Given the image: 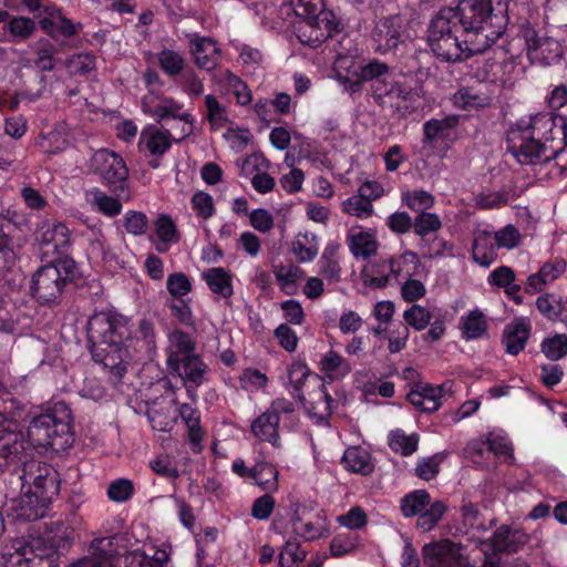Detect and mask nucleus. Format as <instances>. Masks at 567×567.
<instances>
[{
	"instance_id": "4c0bfd02",
	"label": "nucleus",
	"mask_w": 567,
	"mask_h": 567,
	"mask_svg": "<svg viewBox=\"0 0 567 567\" xmlns=\"http://www.w3.org/2000/svg\"><path fill=\"white\" fill-rule=\"evenodd\" d=\"M462 337L466 340H476L487 332V322L484 313L478 310H472L461 318Z\"/></svg>"
},
{
	"instance_id": "72a5a7b5",
	"label": "nucleus",
	"mask_w": 567,
	"mask_h": 567,
	"mask_svg": "<svg viewBox=\"0 0 567 567\" xmlns=\"http://www.w3.org/2000/svg\"><path fill=\"white\" fill-rule=\"evenodd\" d=\"M155 234L162 245L156 246L159 252H166L171 245L177 244L181 239L177 226L167 214H161L154 221Z\"/></svg>"
},
{
	"instance_id": "3c124183",
	"label": "nucleus",
	"mask_w": 567,
	"mask_h": 567,
	"mask_svg": "<svg viewBox=\"0 0 567 567\" xmlns=\"http://www.w3.org/2000/svg\"><path fill=\"white\" fill-rule=\"evenodd\" d=\"M536 308L549 321L558 320L565 310L561 298L547 292L536 299Z\"/></svg>"
},
{
	"instance_id": "680f3d73",
	"label": "nucleus",
	"mask_w": 567,
	"mask_h": 567,
	"mask_svg": "<svg viewBox=\"0 0 567 567\" xmlns=\"http://www.w3.org/2000/svg\"><path fill=\"white\" fill-rule=\"evenodd\" d=\"M192 208L196 216L202 219H209L216 213L213 196L206 192L197 190L190 198Z\"/></svg>"
},
{
	"instance_id": "09e8293b",
	"label": "nucleus",
	"mask_w": 567,
	"mask_h": 567,
	"mask_svg": "<svg viewBox=\"0 0 567 567\" xmlns=\"http://www.w3.org/2000/svg\"><path fill=\"white\" fill-rule=\"evenodd\" d=\"M92 205L109 218L118 216L123 209L122 202L117 197L110 196L99 188L92 192Z\"/></svg>"
},
{
	"instance_id": "aec40b11",
	"label": "nucleus",
	"mask_w": 567,
	"mask_h": 567,
	"mask_svg": "<svg viewBox=\"0 0 567 567\" xmlns=\"http://www.w3.org/2000/svg\"><path fill=\"white\" fill-rule=\"evenodd\" d=\"M87 555L74 563L75 567H116L118 554L109 538H95L91 542Z\"/></svg>"
},
{
	"instance_id": "e2e57ef3",
	"label": "nucleus",
	"mask_w": 567,
	"mask_h": 567,
	"mask_svg": "<svg viewBox=\"0 0 567 567\" xmlns=\"http://www.w3.org/2000/svg\"><path fill=\"white\" fill-rule=\"evenodd\" d=\"M403 318L408 327L422 331L431 323L432 316L424 307L413 305L403 312Z\"/></svg>"
},
{
	"instance_id": "f03ea898",
	"label": "nucleus",
	"mask_w": 567,
	"mask_h": 567,
	"mask_svg": "<svg viewBox=\"0 0 567 567\" xmlns=\"http://www.w3.org/2000/svg\"><path fill=\"white\" fill-rule=\"evenodd\" d=\"M548 114L520 117L506 132L508 151L522 165L547 162L567 146V123Z\"/></svg>"
},
{
	"instance_id": "5fc2aeb1",
	"label": "nucleus",
	"mask_w": 567,
	"mask_h": 567,
	"mask_svg": "<svg viewBox=\"0 0 567 567\" xmlns=\"http://www.w3.org/2000/svg\"><path fill=\"white\" fill-rule=\"evenodd\" d=\"M540 350L550 361H558L567 355V334L556 333L540 343Z\"/></svg>"
},
{
	"instance_id": "f704fd0d",
	"label": "nucleus",
	"mask_w": 567,
	"mask_h": 567,
	"mask_svg": "<svg viewBox=\"0 0 567 567\" xmlns=\"http://www.w3.org/2000/svg\"><path fill=\"white\" fill-rule=\"evenodd\" d=\"M169 342L172 350L167 355V365L173 364L174 359H185L186 357L196 354V341L189 333L183 330H173L169 334Z\"/></svg>"
},
{
	"instance_id": "b1692460",
	"label": "nucleus",
	"mask_w": 567,
	"mask_h": 567,
	"mask_svg": "<svg viewBox=\"0 0 567 567\" xmlns=\"http://www.w3.org/2000/svg\"><path fill=\"white\" fill-rule=\"evenodd\" d=\"M172 374H176L182 381L192 383H205L207 381L208 365L199 354L174 359L173 364L167 365Z\"/></svg>"
},
{
	"instance_id": "7c9ffc66",
	"label": "nucleus",
	"mask_w": 567,
	"mask_h": 567,
	"mask_svg": "<svg viewBox=\"0 0 567 567\" xmlns=\"http://www.w3.org/2000/svg\"><path fill=\"white\" fill-rule=\"evenodd\" d=\"M308 380H313L319 383L321 380L317 373L311 372L308 365L300 360H295L288 368V381L291 389L289 390L291 396L301 403L306 402L303 394V385Z\"/></svg>"
},
{
	"instance_id": "ea45409f",
	"label": "nucleus",
	"mask_w": 567,
	"mask_h": 567,
	"mask_svg": "<svg viewBox=\"0 0 567 567\" xmlns=\"http://www.w3.org/2000/svg\"><path fill=\"white\" fill-rule=\"evenodd\" d=\"M320 370L333 380L347 375L350 372V365L338 352L329 350L320 361Z\"/></svg>"
},
{
	"instance_id": "6e6552de",
	"label": "nucleus",
	"mask_w": 567,
	"mask_h": 567,
	"mask_svg": "<svg viewBox=\"0 0 567 567\" xmlns=\"http://www.w3.org/2000/svg\"><path fill=\"white\" fill-rule=\"evenodd\" d=\"M75 535V528L71 524L63 520L52 522L44 537L14 542V554H10V561L20 565L24 560L27 567H34L35 558L56 561L71 550Z\"/></svg>"
},
{
	"instance_id": "0eeeda50",
	"label": "nucleus",
	"mask_w": 567,
	"mask_h": 567,
	"mask_svg": "<svg viewBox=\"0 0 567 567\" xmlns=\"http://www.w3.org/2000/svg\"><path fill=\"white\" fill-rule=\"evenodd\" d=\"M27 435L34 447L52 450L55 453L66 452L75 441L70 406L59 401L32 416Z\"/></svg>"
},
{
	"instance_id": "bb28decb",
	"label": "nucleus",
	"mask_w": 567,
	"mask_h": 567,
	"mask_svg": "<svg viewBox=\"0 0 567 567\" xmlns=\"http://www.w3.org/2000/svg\"><path fill=\"white\" fill-rule=\"evenodd\" d=\"M279 424L280 419L266 410L251 422L250 431L259 441L268 442L275 449H279L281 447Z\"/></svg>"
},
{
	"instance_id": "58836bf2",
	"label": "nucleus",
	"mask_w": 567,
	"mask_h": 567,
	"mask_svg": "<svg viewBox=\"0 0 567 567\" xmlns=\"http://www.w3.org/2000/svg\"><path fill=\"white\" fill-rule=\"evenodd\" d=\"M431 495L426 489H414L400 501V511L405 518L419 516L430 505Z\"/></svg>"
},
{
	"instance_id": "c85d7f7f",
	"label": "nucleus",
	"mask_w": 567,
	"mask_h": 567,
	"mask_svg": "<svg viewBox=\"0 0 567 567\" xmlns=\"http://www.w3.org/2000/svg\"><path fill=\"white\" fill-rule=\"evenodd\" d=\"M460 117L457 115H446L443 118H430L423 124L424 146H431L439 140H447L451 137L453 130L458 125Z\"/></svg>"
},
{
	"instance_id": "de8ad7c7",
	"label": "nucleus",
	"mask_w": 567,
	"mask_h": 567,
	"mask_svg": "<svg viewBox=\"0 0 567 567\" xmlns=\"http://www.w3.org/2000/svg\"><path fill=\"white\" fill-rule=\"evenodd\" d=\"M343 462L346 468L353 473L369 475L373 471L369 454L360 449L347 450L343 454Z\"/></svg>"
},
{
	"instance_id": "864d4df0",
	"label": "nucleus",
	"mask_w": 567,
	"mask_h": 567,
	"mask_svg": "<svg viewBox=\"0 0 567 567\" xmlns=\"http://www.w3.org/2000/svg\"><path fill=\"white\" fill-rule=\"evenodd\" d=\"M158 65L166 75L175 78L183 74L185 59L174 50L163 49L158 53Z\"/></svg>"
},
{
	"instance_id": "c756f323",
	"label": "nucleus",
	"mask_w": 567,
	"mask_h": 567,
	"mask_svg": "<svg viewBox=\"0 0 567 567\" xmlns=\"http://www.w3.org/2000/svg\"><path fill=\"white\" fill-rule=\"evenodd\" d=\"M442 388L432 384L417 385L412 389L406 399L422 412L432 413L441 406Z\"/></svg>"
},
{
	"instance_id": "603ef678",
	"label": "nucleus",
	"mask_w": 567,
	"mask_h": 567,
	"mask_svg": "<svg viewBox=\"0 0 567 567\" xmlns=\"http://www.w3.org/2000/svg\"><path fill=\"white\" fill-rule=\"evenodd\" d=\"M442 228V220L435 213L421 212L413 219L412 229L420 239L429 237Z\"/></svg>"
},
{
	"instance_id": "a211bd4d",
	"label": "nucleus",
	"mask_w": 567,
	"mask_h": 567,
	"mask_svg": "<svg viewBox=\"0 0 567 567\" xmlns=\"http://www.w3.org/2000/svg\"><path fill=\"white\" fill-rule=\"evenodd\" d=\"M189 53L195 65L207 72L214 71L221 61V49L210 37L195 34L189 40Z\"/></svg>"
},
{
	"instance_id": "39448f33",
	"label": "nucleus",
	"mask_w": 567,
	"mask_h": 567,
	"mask_svg": "<svg viewBox=\"0 0 567 567\" xmlns=\"http://www.w3.org/2000/svg\"><path fill=\"white\" fill-rule=\"evenodd\" d=\"M293 12L302 21L296 29L299 42L312 49L323 44L338 56H346L350 49L347 32L341 21L331 10L326 9L324 0H291Z\"/></svg>"
},
{
	"instance_id": "9d476101",
	"label": "nucleus",
	"mask_w": 567,
	"mask_h": 567,
	"mask_svg": "<svg viewBox=\"0 0 567 567\" xmlns=\"http://www.w3.org/2000/svg\"><path fill=\"white\" fill-rule=\"evenodd\" d=\"M464 40L466 38L461 33V29L443 9L431 19L426 30V41L441 62H462L474 54L484 53V51L470 50V45Z\"/></svg>"
},
{
	"instance_id": "f8f14e48",
	"label": "nucleus",
	"mask_w": 567,
	"mask_h": 567,
	"mask_svg": "<svg viewBox=\"0 0 567 567\" xmlns=\"http://www.w3.org/2000/svg\"><path fill=\"white\" fill-rule=\"evenodd\" d=\"M91 167L112 193L121 194L127 189L128 168L120 154L107 148L99 150L91 158Z\"/></svg>"
},
{
	"instance_id": "5701e85b",
	"label": "nucleus",
	"mask_w": 567,
	"mask_h": 567,
	"mask_svg": "<svg viewBox=\"0 0 567 567\" xmlns=\"http://www.w3.org/2000/svg\"><path fill=\"white\" fill-rule=\"evenodd\" d=\"M528 535L522 528L501 525L491 537V546L496 553L513 554L519 551L528 542Z\"/></svg>"
},
{
	"instance_id": "6ab92c4d",
	"label": "nucleus",
	"mask_w": 567,
	"mask_h": 567,
	"mask_svg": "<svg viewBox=\"0 0 567 567\" xmlns=\"http://www.w3.org/2000/svg\"><path fill=\"white\" fill-rule=\"evenodd\" d=\"M184 138H175L169 130L157 128L150 125L142 130L138 148L146 151L151 156L163 157L173 146V143H179Z\"/></svg>"
},
{
	"instance_id": "79ce46f5",
	"label": "nucleus",
	"mask_w": 567,
	"mask_h": 567,
	"mask_svg": "<svg viewBox=\"0 0 567 567\" xmlns=\"http://www.w3.org/2000/svg\"><path fill=\"white\" fill-rule=\"evenodd\" d=\"M420 266V259L416 252L405 250L399 257H392L389 260L390 272L395 277L414 275Z\"/></svg>"
},
{
	"instance_id": "052dcab7",
	"label": "nucleus",
	"mask_w": 567,
	"mask_h": 567,
	"mask_svg": "<svg viewBox=\"0 0 567 567\" xmlns=\"http://www.w3.org/2000/svg\"><path fill=\"white\" fill-rule=\"evenodd\" d=\"M69 145L65 135L56 130H52L41 134L39 146L41 150L50 155H55L63 152Z\"/></svg>"
},
{
	"instance_id": "f257e3e1",
	"label": "nucleus",
	"mask_w": 567,
	"mask_h": 567,
	"mask_svg": "<svg viewBox=\"0 0 567 567\" xmlns=\"http://www.w3.org/2000/svg\"><path fill=\"white\" fill-rule=\"evenodd\" d=\"M87 341L95 363L109 372L112 383L120 384L133 361L131 348L142 341L146 349L155 346V330L151 320L143 318L134 328L131 319L113 312L93 315L87 323Z\"/></svg>"
},
{
	"instance_id": "37998d69",
	"label": "nucleus",
	"mask_w": 567,
	"mask_h": 567,
	"mask_svg": "<svg viewBox=\"0 0 567 567\" xmlns=\"http://www.w3.org/2000/svg\"><path fill=\"white\" fill-rule=\"evenodd\" d=\"M446 511L447 505L443 501H430V505L417 516L416 527L423 532L434 529Z\"/></svg>"
},
{
	"instance_id": "f3484780",
	"label": "nucleus",
	"mask_w": 567,
	"mask_h": 567,
	"mask_svg": "<svg viewBox=\"0 0 567 567\" xmlns=\"http://www.w3.org/2000/svg\"><path fill=\"white\" fill-rule=\"evenodd\" d=\"M38 24L49 40H52L60 48L69 45L83 30L81 22L73 21L65 14L54 20L39 19Z\"/></svg>"
},
{
	"instance_id": "13d9d810",
	"label": "nucleus",
	"mask_w": 567,
	"mask_h": 567,
	"mask_svg": "<svg viewBox=\"0 0 567 567\" xmlns=\"http://www.w3.org/2000/svg\"><path fill=\"white\" fill-rule=\"evenodd\" d=\"M343 210L359 218H367L372 215V198L360 193L358 196L349 197L343 203Z\"/></svg>"
},
{
	"instance_id": "0e129e2a",
	"label": "nucleus",
	"mask_w": 567,
	"mask_h": 567,
	"mask_svg": "<svg viewBox=\"0 0 567 567\" xmlns=\"http://www.w3.org/2000/svg\"><path fill=\"white\" fill-rule=\"evenodd\" d=\"M205 106L206 118L212 126L220 127L228 122L226 106L220 104L215 95L207 94L205 96Z\"/></svg>"
},
{
	"instance_id": "2eb2a0df",
	"label": "nucleus",
	"mask_w": 567,
	"mask_h": 567,
	"mask_svg": "<svg viewBox=\"0 0 567 567\" xmlns=\"http://www.w3.org/2000/svg\"><path fill=\"white\" fill-rule=\"evenodd\" d=\"M159 100L161 103L154 104L152 96H143L141 100L143 112L153 116L157 123L169 118L184 122L181 130L182 138L189 136L193 133L194 116L189 112L183 111L184 104L171 96H162Z\"/></svg>"
},
{
	"instance_id": "473e14b6",
	"label": "nucleus",
	"mask_w": 567,
	"mask_h": 567,
	"mask_svg": "<svg viewBox=\"0 0 567 567\" xmlns=\"http://www.w3.org/2000/svg\"><path fill=\"white\" fill-rule=\"evenodd\" d=\"M203 280L212 292L221 298H230L234 293L231 275L223 267L209 268L203 274Z\"/></svg>"
},
{
	"instance_id": "c03bdc74",
	"label": "nucleus",
	"mask_w": 567,
	"mask_h": 567,
	"mask_svg": "<svg viewBox=\"0 0 567 567\" xmlns=\"http://www.w3.org/2000/svg\"><path fill=\"white\" fill-rule=\"evenodd\" d=\"M349 249L355 258H370L377 254L378 243L372 234L360 231L349 237Z\"/></svg>"
},
{
	"instance_id": "4be33fe9",
	"label": "nucleus",
	"mask_w": 567,
	"mask_h": 567,
	"mask_svg": "<svg viewBox=\"0 0 567 567\" xmlns=\"http://www.w3.org/2000/svg\"><path fill=\"white\" fill-rule=\"evenodd\" d=\"M178 415L187 429V440L192 452L194 454L202 453L206 431L202 426L200 411L189 403H181L178 404Z\"/></svg>"
},
{
	"instance_id": "a19ab883",
	"label": "nucleus",
	"mask_w": 567,
	"mask_h": 567,
	"mask_svg": "<svg viewBox=\"0 0 567 567\" xmlns=\"http://www.w3.org/2000/svg\"><path fill=\"white\" fill-rule=\"evenodd\" d=\"M453 105L463 111H477L488 105L487 97L472 87H461L452 97Z\"/></svg>"
},
{
	"instance_id": "49530a36",
	"label": "nucleus",
	"mask_w": 567,
	"mask_h": 567,
	"mask_svg": "<svg viewBox=\"0 0 567 567\" xmlns=\"http://www.w3.org/2000/svg\"><path fill=\"white\" fill-rule=\"evenodd\" d=\"M361 545V537L357 533L347 532L337 534L330 543V555L334 558H341L351 554Z\"/></svg>"
},
{
	"instance_id": "1a4fd4ad",
	"label": "nucleus",
	"mask_w": 567,
	"mask_h": 567,
	"mask_svg": "<svg viewBox=\"0 0 567 567\" xmlns=\"http://www.w3.org/2000/svg\"><path fill=\"white\" fill-rule=\"evenodd\" d=\"M82 279V270L74 259L47 261L32 275L30 295L40 306L55 305L65 290L74 289Z\"/></svg>"
},
{
	"instance_id": "a18cd8bd",
	"label": "nucleus",
	"mask_w": 567,
	"mask_h": 567,
	"mask_svg": "<svg viewBox=\"0 0 567 567\" xmlns=\"http://www.w3.org/2000/svg\"><path fill=\"white\" fill-rule=\"evenodd\" d=\"M168 556L156 550L152 556L143 550H133L125 557V567H166Z\"/></svg>"
},
{
	"instance_id": "e433bc0d",
	"label": "nucleus",
	"mask_w": 567,
	"mask_h": 567,
	"mask_svg": "<svg viewBox=\"0 0 567 567\" xmlns=\"http://www.w3.org/2000/svg\"><path fill=\"white\" fill-rule=\"evenodd\" d=\"M417 246L424 258L454 257V244L437 235L420 239Z\"/></svg>"
},
{
	"instance_id": "4468645a",
	"label": "nucleus",
	"mask_w": 567,
	"mask_h": 567,
	"mask_svg": "<svg viewBox=\"0 0 567 567\" xmlns=\"http://www.w3.org/2000/svg\"><path fill=\"white\" fill-rule=\"evenodd\" d=\"M290 522L293 533L306 542L326 538L330 534V524L323 509L297 504Z\"/></svg>"
},
{
	"instance_id": "a878e982",
	"label": "nucleus",
	"mask_w": 567,
	"mask_h": 567,
	"mask_svg": "<svg viewBox=\"0 0 567 567\" xmlns=\"http://www.w3.org/2000/svg\"><path fill=\"white\" fill-rule=\"evenodd\" d=\"M37 30L33 19L22 16H11L3 21L0 42L20 43L28 40Z\"/></svg>"
},
{
	"instance_id": "ddd939ff",
	"label": "nucleus",
	"mask_w": 567,
	"mask_h": 567,
	"mask_svg": "<svg viewBox=\"0 0 567 567\" xmlns=\"http://www.w3.org/2000/svg\"><path fill=\"white\" fill-rule=\"evenodd\" d=\"M35 240L39 244L43 257L53 255L48 261L61 262L64 259H73L70 256L72 240L70 229L64 223H44L35 231Z\"/></svg>"
},
{
	"instance_id": "393cba45",
	"label": "nucleus",
	"mask_w": 567,
	"mask_h": 567,
	"mask_svg": "<svg viewBox=\"0 0 567 567\" xmlns=\"http://www.w3.org/2000/svg\"><path fill=\"white\" fill-rule=\"evenodd\" d=\"M532 326L527 318H515L514 321L507 324L503 332V343L506 347V352L511 355L520 353L530 337Z\"/></svg>"
},
{
	"instance_id": "cd10ccee",
	"label": "nucleus",
	"mask_w": 567,
	"mask_h": 567,
	"mask_svg": "<svg viewBox=\"0 0 567 567\" xmlns=\"http://www.w3.org/2000/svg\"><path fill=\"white\" fill-rule=\"evenodd\" d=\"M422 557L427 567H449L455 558L454 545L450 539L427 543L422 548Z\"/></svg>"
},
{
	"instance_id": "dca6fc26",
	"label": "nucleus",
	"mask_w": 567,
	"mask_h": 567,
	"mask_svg": "<svg viewBox=\"0 0 567 567\" xmlns=\"http://www.w3.org/2000/svg\"><path fill=\"white\" fill-rule=\"evenodd\" d=\"M525 41L527 56L532 62L550 65L561 56V48L553 38L540 35L539 31L529 23L522 25L519 31Z\"/></svg>"
},
{
	"instance_id": "4d7b16f0",
	"label": "nucleus",
	"mask_w": 567,
	"mask_h": 567,
	"mask_svg": "<svg viewBox=\"0 0 567 567\" xmlns=\"http://www.w3.org/2000/svg\"><path fill=\"white\" fill-rule=\"evenodd\" d=\"M135 494V487L128 478H116L112 481L106 489V496L111 502L125 503Z\"/></svg>"
},
{
	"instance_id": "69168bd1",
	"label": "nucleus",
	"mask_w": 567,
	"mask_h": 567,
	"mask_svg": "<svg viewBox=\"0 0 567 567\" xmlns=\"http://www.w3.org/2000/svg\"><path fill=\"white\" fill-rule=\"evenodd\" d=\"M123 227L133 236H142L148 228L147 216L137 210H127L123 216Z\"/></svg>"
},
{
	"instance_id": "2f4dec72",
	"label": "nucleus",
	"mask_w": 567,
	"mask_h": 567,
	"mask_svg": "<svg viewBox=\"0 0 567 567\" xmlns=\"http://www.w3.org/2000/svg\"><path fill=\"white\" fill-rule=\"evenodd\" d=\"M497 246L491 233L482 231L477 236H475L472 245V258L473 260L482 267H489L493 262L496 261Z\"/></svg>"
},
{
	"instance_id": "412c9836",
	"label": "nucleus",
	"mask_w": 567,
	"mask_h": 567,
	"mask_svg": "<svg viewBox=\"0 0 567 567\" xmlns=\"http://www.w3.org/2000/svg\"><path fill=\"white\" fill-rule=\"evenodd\" d=\"M405 38V29L401 25L400 18L398 17L381 20L377 24L373 34V39L378 43V50L381 53L398 49Z\"/></svg>"
},
{
	"instance_id": "6e6d98bb",
	"label": "nucleus",
	"mask_w": 567,
	"mask_h": 567,
	"mask_svg": "<svg viewBox=\"0 0 567 567\" xmlns=\"http://www.w3.org/2000/svg\"><path fill=\"white\" fill-rule=\"evenodd\" d=\"M403 204L415 213L426 212L434 206V196L423 189L405 192L402 195Z\"/></svg>"
},
{
	"instance_id": "338daca9",
	"label": "nucleus",
	"mask_w": 567,
	"mask_h": 567,
	"mask_svg": "<svg viewBox=\"0 0 567 567\" xmlns=\"http://www.w3.org/2000/svg\"><path fill=\"white\" fill-rule=\"evenodd\" d=\"M268 381V377L255 368H246L239 375L240 386L245 391L264 389L267 386Z\"/></svg>"
},
{
	"instance_id": "7ed1b4c3",
	"label": "nucleus",
	"mask_w": 567,
	"mask_h": 567,
	"mask_svg": "<svg viewBox=\"0 0 567 567\" xmlns=\"http://www.w3.org/2000/svg\"><path fill=\"white\" fill-rule=\"evenodd\" d=\"M461 29L472 51L488 50L508 25L507 6L493 0H456V4L442 8Z\"/></svg>"
},
{
	"instance_id": "8fccbe9b",
	"label": "nucleus",
	"mask_w": 567,
	"mask_h": 567,
	"mask_svg": "<svg viewBox=\"0 0 567 567\" xmlns=\"http://www.w3.org/2000/svg\"><path fill=\"white\" fill-rule=\"evenodd\" d=\"M58 53V49L54 42L47 38H42L38 42L35 50V66L42 72H50L55 66L54 55Z\"/></svg>"
},
{
	"instance_id": "423d86ee",
	"label": "nucleus",
	"mask_w": 567,
	"mask_h": 567,
	"mask_svg": "<svg viewBox=\"0 0 567 567\" xmlns=\"http://www.w3.org/2000/svg\"><path fill=\"white\" fill-rule=\"evenodd\" d=\"M16 485L20 488L21 495L11 499L9 515L17 522H33L49 513L53 497L59 494V473L45 463L37 465L35 470L34 465H31L23 487L18 484V478Z\"/></svg>"
},
{
	"instance_id": "20e7f679",
	"label": "nucleus",
	"mask_w": 567,
	"mask_h": 567,
	"mask_svg": "<svg viewBox=\"0 0 567 567\" xmlns=\"http://www.w3.org/2000/svg\"><path fill=\"white\" fill-rule=\"evenodd\" d=\"M349 80L352 92L362 90L369 83L373 101L381 107L392 109L400 117H408L420 106V95L406 82L400 81L391 68L378 59L360 65L359 71Z\"/></svg>"
},
{
	"instance_id": "774afa93",
	"label": "nucleus",
	"mask_w": 567,
	"mask_h": 567,
	"mask_svg": "<svg viewBox=\"0 0 567 567\" xmlns=\"http://www.w3.org/2000/svg\"><path fill=\"white\" fill-rule=\"evenodd\" d=\"M498 249H513L520 244L522 236L519 230L512 224H508L492 235Z\"/></svg>"
},
{
	"instance_id": "9b49d317",
	"label": "nucleus",
	"mask_w": 567,
	"mask_h": 567,
	"mask_svg": "<svg viewBox=\"0 0 567 567\" xmlns=\"http://www.w3.org/2000/svg\"><path fill=\"white\" fill-rule=\"evenodd\" d=\"M22 427L18 421L0 413V471L2 475H10V483L18 478V484L23 487L27 480V472L30 466L42 465L41 463L28 462L25 453L27 443Z\"/></svg>"
},
{
	"instance_id": "c9c22d12",
	"label": "nucleus",
	"mask_w": 567,
	"mask_h": 567,
	"mask_svg": "<svg viewBox=\"0 0 567 567\" xmlns=\"http://www.w3.org/2000/svg\"><path fill=\"white\" fill-rule=\"evenodd\" d=\"M279 472L276 466L269 462L261 461L255 464V471L251 480L266 493L277 492Z\"/></svg>"
},
{
	"instance_id": "bf43d9fd",
	"label": "nucleus",
	"mask_w": 567,
	"mask_h": 567,
	"mask_svg": "<svg viewBox=\"0 0 567 567\" xmlns=\"http://www.w3.org/2000/svg\"><path fill=\"white\" fill-rule=\"evenodd\" d=\"M302 272V270L298 266H277L274 269V275L276 280L280 287V289L287 293H293L297 284L298 274Z\"/></svg>"
}]
</instances>
